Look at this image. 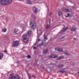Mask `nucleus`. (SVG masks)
<instances>
[{"label":"nucleus","instance_id":"f3484780","mask_svg":"<svg viewBox=\"0 0 79 79\" xmlns=\"http://www.w3.org/2000/svg\"><path fill=\"white\" fill-rule=\"evenodd\" d=\"M71 31H73V32H75L76 31V28L71 29Z\"/></svg>","mask_w":79,"mask_h":79},{"label":"nucleus","instance_id":"473e14b6","mask_svg":"<svg viewBox=\"0 0 79 79\" xmlns=\"http://www.w3.org/2000/svg\"><path fill=\"white\" fill-rule=\"evenodd\" d=\"M52 14V13H51L49 14V16H50V15H51Z\"/></svg>","mask_w":79,"mask_h":79},{"label":"nucleus","instance_id":"c85d7f7f","mask_svg":"<svg viewBox=\"0 0 79 79\" xmlns=\"http://www.w3.org/2000/svg\"><path fill=\"white\" fill-rule=\"evenodd\" d=\"M44 39L45 40V39H46V40H47V38H46V37L45 36V35H44Z\"/></svg>","mask_w":79,"mask_h":79},{"label":"nucleus","instance_id":"9d476101","mask_svg":"<svg viewBox=\"0 0 79 79\" xmlns=\"http://www.w3.org/2000/svg\"><path fill=\"white\" fill-rule=\"evenodd\" d=\"M64 54L67 56H70V54L69 53H68L67 51H65L64 52Z\"/></svg>","mask_w":79,"mask_h":79},{"label":"nucleus","instance_id":"f257e3e1","mask_svg":"<svg viewBox=\"0 0 79 79\" xmlns=\"http://www.w3.org/2000/svg\"><path fill=\"white\" fill-rule=\"evenodd\" d=\"M12 0H0V4L2 5H8L11 3Z\"/></svg>","mask_w":79,"mask_h":79},{"label":"nucleus","instance_id":"bb28decb","mask_svg":"<svg viewBox=\"0 0 79 79\" xmlns=\"http://www.w3.org/2000/svg\"><path fill=\"white\" fill-rule=\"evenodd\" d=\"M41 45H44V44L43 43H41V44H40V46H41Z\"/></svg>","mask_w":79,"mask_h":79},{"label":"nucleus","instance_id":"f8f14e48","mask_svg":"<svg viewBox=\"0 0 79 79\" xmlns=\"http://www.w3.org/2000/svg\"><path fill=\"white\" fill-rule=\"evenodd\" d=\"M51 27V26L50 25H46V28L47 30L50 27Z\"/></svg>","mask_w":79,"mask_h":79},{"label":"nucleus","instance_id":"6e6552de","mask_svg":"<svg viewBox=\"0 0 79 79\" xmlns=\"http://www.w3.org/2000/svg\"><path fill=\"white\" fill-rule=\"evenodd\" d=\"M14 31L15 32L17 33V34H19L20 33V31L19 30H18V28H15L14 29Z\"/></svg>","mask_w":79,"mask_h":79},{"label":"nucleus","instance_id":"4be33fe9","mask_svg":"<svg viewBox=\"0 0 79 79\" xmlns=\"http://www.w3.org/2000/svg\"><path fill=\"white\" fill-rule=\"evenodd\" d=\"M57 50L58 52H62L63 51V50L61 48H59Z\"/></svg>","mask_w":79,"mask_h":79},{"label":"nucleus","instance_id":"9b49d317","mask_svg":"<svg viewBox=\"0 0 79 79\" xmlns=\"http://www.w3.org/2000/svg\"><path fill=\"white\" fill-rule=\"evenodd\" d=\"M3 54L0 53V60H2V59L3 58Z\"/></svg>","mask_w":79,"mask_h":79},{"label":"nucleus","instance_id":"5701e85b","mask_svg":"<svg viewBox=\"0 0 79 79\" xmlns=\"http://www.w3.org/2000/svg\"><path fill=\"white\" fill-rule=\"evenodd\" d=\"M68 29V27H66V28H64V29L63 30V31L64 32L66 30H67V29Z\"/></svg>","mask_w":79,"mask_h":79},{"label":"nucleus","instance_id":"a878e982","mask_svg":"<svg viewBox=\"0 0 79 79\" xmlns=\"http://www.w3.org/2000/svg\"><path fill=\"white\" fill-rule=\"evenodd\" d=\"M27 57L28 58H31V56L29 55H28Z\"/></svg>","mask_w":79,"mask_h":79},{"label":"nucleus","instance_id":"20e7f679","mask_svg":"<svg viewBox=\"0 0 79 79\" xmlns=\"http://www.w3.org/2000/svg\"><path fill=\"white\" fill-rule=\"evenodd\" d=\"M19 41H16L13 43L12 47H18V46H19Z\"/></svg>","mask_w":79,"mask_h":79},{"label":"nucleus","instance_id":"cd10ccee","mask_svg":"<svg viewBox=\"0 0 79 79\" xmlns=\"http://www.w3.org/2000/svg\"><path fill=\"white\" fill-rule=\"evenodd\" d=\"M49 24H50L51 23V19H49Z\"/></svg>","mask_w":79,"mask_h":79},{"label":"nucleus","instance_id":"a211bd4d","mask_svg":"<svg viewBox=\"0 0 79 79\" xmlns=\"http://www.w3.org/2000/svg\"><path fill=\"white\" fill-rule=\"evenodd\" d=\"M59 68H62L63 67V65L62 64H60L58 65Z\"/></svg>","mask_w":79,"mask_h":79},{"label":"nucleus","instance_id":"72a5a7b5","mask_svg":"<svg viewBox=\"0 0 79 79\" xmlns=\"http://www.w3.org/2000/svg\"><path fill=\"white\" fill-rule=\"evenodd\" d=\"M40 39H38V42H40Z\"/></svg>","mask_w":79,"mask_h":79},{"label":"nucleus","instance_id":"412c9836","mask_svg":"<svg viewBox=\"0 0 79 79\" xmlns=\"http://www.w3.org/2000/svg\"><path fill=\"white\" fill-rule=\"evenodd\" d=\"M32 18L33 19H36V17H35V15H33L32 16Z\"/></svg>","mask_w":79,"mask_h":79},{"label":"nucleus","instance_id":"aec40b11","mask_svg":"<svg viewBox=\"0 0 79 79\" xmlns=\"http://www.w3.org/2000/svg\"><path fill=\"white\" fill-rule=\"evenodd\" d=\"M66 71H64V70L60 71L59 72L60 73H66Z\"/></svg>","mask_w":79,"mask_h":79},{"label":"nucleus","instance_id":"c9c22d12","mask_svg":"<svg viewBox=\"0 0 79 79\" xmlns=\"http://www.w3.org/2000/svg\"><path fill=\"white\" fill-rule=\"evenodd\" d=\"M32 77H34V75H32Z\"/></svg>","mask_w":79,"mask_h":79},{"label":"nucleus","instance_id":"393cba45","mask_svg":"<svg viewBox=\"0 0 79 79\" xmlns=\"http://www.w3.org/2000/svg\"><path fill=\"white\" fill-rule=\"evenodd\" d=\"M65 11H66L67 12H69V9H66Z\"/></svg>","mask_w":79,"mask_h":79},{"label":"nucleus","instance_id":"4c0bfd02","mask_svg":"<svg viewBox=\"0 0 79 79\" xmlns=\"http://www.w3.org/2000/svg\"><path fill=\"white\" fill-rule=\"evenodd\" d=\"M74 40H76V38H74Z\"/></svg>","mask_w":79,"mask_h":79},{"label":"nucleus","instance_id":"39448f33","mask_svg":"<svg viewBox=\"0 0 79 79\" xmlns=\"http://www.w3.org/2000/svg\"><path fill=\"white\" fill-rule=\"evenodd\" d=\"M21 77L20 76L17 75L16 77H15V76H11V77L9 78L8 79H20Z\"/></svg>","mask_w":79,"mask_h":79},{"label":"nucleus","instance_id":"423d86ee","mask_svg":"<svg viewBox=\"0 0 79 79\" xmlns=\"http://www.w3.org/2000/svg\"><path fill=\"white\" fill-rule=\"evenodd\" d=\"M32 10L33 11V12L35 14H36V13H38V8L35 6H34L33 7Z\"/></svg>","mask_w":79,"mask_h":79},{"label":"nucleus","instance_id":"dca6fc26","mask_svg":"<svg viewBox=\"0 0 79 79\" xmlns=\"http://www.w3.org/2000/svg\"><path fill=\"white\" fill-rule=\"evenodd\" d=\"M48 52V49H46L45 51L44 50H43V53H44L45 54L47 53Z\"/></svg>","mask_w":79,"mask_h":79},{"label":"nucleus","instance_id":"79ce46f5","mask_svg":"<svg viewBox=\"0 0 79 79\" xmlns=\"http://www.w3.org/2000/svg\"><path fill=\"white\" fill-rule=\"evenodd\" d=\"M77 73H78L79 74V72H77Z\"/></svg>","mask_w":79,"mask_h":79},{"label":"nucleus","instance_id":"4468645a","mask_svg":"<svg viewBox=\"0 0 79 79\" xmlns=\"http://www.w3.org/2000/svg\"><path fill=\"white\" fill-rule=\"evenodd\" d=\"M58 14L59 16H61V15H62L61 12V11H60V10H59L58 11Z\"/></svg>","mask_w":79,"mask_h":79},{"label":"nucleus","instance_id":"7ed1b4c3","mask_svg":"<svg viewBox=\"0 0 79 79\" xmlns=\"http://www.w3.org/2000/svg\"><path fill=\"white\" fill-rule=\"evenodd\" d=\"M30 26L31 29H34L36 28L35 22L33 20L30 22Z\"/></svg>","mask_w":79,"mask_h":79},{"label":"nucleus","instance_id":"ea45409f","mask_svg":"<svg viewBox=\"0 0 79 79\" xmlns=\"http://www.w3.org/2000/svg\"><path fill=\"white\" fill-rule=\"evenodd\" d=\"M11 74H10V76H11Z\"/></svg>","mask_w":79,"mask_h":79},{"label":"nucleus","instance_id":"0eeeda50","mask_svg":"<svg viewBox=\"0 0 79 79\" xmlns=\"http://www.w3.org/2000/svg\"><path fill=\"white\" fill-rule=\"evenodd\" d=\"M58 56V55L55 54L50 56H49V58H57Z\"/></svg>","mask_w":79,"mask_h":79},{"label":"nucleus","instance_id":"2f4dec72","mask_svg":"<svg viewBox=\"0 0 79 79\" xmlns=\"http://www.w3.org/2000/svg\"><path fill=\"white\" fill-rule=\"evenodd\" d=\"M34 49H36V47H33Z\"/></svg>","mask_w":79,"mask_h":79},{"label":"nucleus","instance_id":"c756f323","mask_svg":"<svg viewBox=\"0 0 79 79\" xmlns=\"http://www.w3.org/2000/svg\"><path fill=\"white\" fill-rule=\"evenodd\" d=\"M3 52H4V53H7V52L6 51V50L4 51Z\"/></svg>","mask_w":79,"mask_h":79},{"label":"nucleus","instance_id":"58836bf2","mask_svg":"<svg viewBox=\"0 0 79 79\" xmlns=\"http://www.w3.org/2000/svg\"><path fill=\"white\" fill-rule=\"evenodd\" d=\"M19 1H22V0H19Z\"/></svg>","mask_w":79,"mask_h":79},{"label":"nucleus","instance_id":"ddd939ff","mask_svg":"<svg viewBox=\"0 0 79 79\" xmlns=\"http://www.w3.org/2000/svg\"><path fill=\"white\" fill-rule=\"evenodd\" d=\"M26 2L27 4H31V2L29 0H26Z\"/></svg>","mask_w":79,"mask_h":79},{"label":"nucleus","instance_id":"f704fd0d","mask_svg":"<svg viewBox=\"0 0 79 79\" xmlns=\"http://www.w3.org/2000/svg\"><path fill=\"white\" fill-rule=\"evenodd\" d=\"M72 8H75V7H74V6H73Z\"/></svg>","mask_w":79,"mask_h":79},{"label":"nucleus","instance_id":"1a4fd4ad","mask_svg":"<svg viewBox=\"0 0 79 79\" xmlns=\"http://www.w3.org/2000/svg\"><path fill=\"white\" fill-rule=\"evenodd\" d=\"M31 33H32V31H31L28 30L27 31V35L29 37H30L31 35Z\"/></svg>","mask_w":79,"mask_h":79},{"label":"nucleus","instance_id":"7c9ffc66","mask_svg":"<svg viewBox=\"0 0 79 79\" xmlns=\"http://www.w3.org/2000/svg\"><path fill=\"white\" fill-rule=\"evenodd\" d=\"M67 15H68V16H66V17H67V18H68L69 17V14H67Z\"/></svg>","mask_w":79,"mask_h":79},{"label":"nucleus","instance_id":"2eb2a0df","mask_svg":"<svg viewBox=\"0 0 79 79\" xmlns=\"http://www.w3.org/2000/svg\"><path fill=\"white\" fill-rule=\"evenodd\" d=\"M2 32H6V29L4 28L2 30Z\"/></svg>","mask_w":79,"mask_h":79},{"label":"nucleus","instance_id":"f03ea898","mask_svg":"<svg viewBox=\"0 0 79 79\" xmlns=\"http://www.w3.org/2000/svg\"><path fill=\"white\" fill-rule=\"evenodd\" d=\"M22 41L25 44H27L29 42V39L27 37V35L23 34L22 36Z\"/></svg>","mask_w":79,"mask_h":79},{"label":"nucleus","instance_id":"a19ab883","mask_svg":"<svg viewBox=\"0 0 79 79\" xmlns=\"http://www.w3.org/2000/svg\"><path fill=\"white\" fill-rule=\"evenodd\" d=\"M36 45V44H35L34 45Z\"/></svg>","mask_w":79,"mask_h":79},{"label":"nucleus","instance_id":"b1692460","mask_svg":"<svg viewBox=\"0 0 79 79\" xmlns=\"http://www.w3.org/2000/svg\"><path fill=\"white\" fill-rule=\"evenodd\" d=\"M28 76V77L29 78V79H32V78L31 77V76H30V75L29 73H27Z\"/></svg>","mask_w":79,"mask_h":79},{"label":"nucleus","instance_id":"6ab92c4d","mask_svg":"<svg viewBox=\"0 0 79 79\" xmlns=\"http://www.w3.org/2000/svg\"><path fill=\"white\" fill-rule=\"evenodd\" d=\"M64 58V56H62L60 57H59L58 59H63Z\"/></svg>","mask_w":79,"mask_h":79},{"label":"nucleus","instance_id":"e433bc0d","mask_svg":"<svg viewBox=\"0 0 79 79\" xmlns=\"http://www.w3.org/2000/svg\"><path fill=\"white\" fill-rule=\"evenodd\" d=\"M34 79L36 78V77L34 76Z\"/></svg>","mask_w":79,"mask_h":79}]
</instances>
